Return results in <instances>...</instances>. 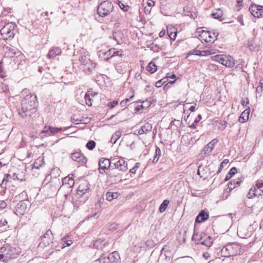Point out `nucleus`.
Instances as JSON below:
<instances>
[{"instance_id":"412c9836","label":"nucleus","mask_w":263,"mask_h":263,"mask_svg":"<svg viewBox=\"0 0 263 263\" xmlns=\"http://www.w3.org/2000/svg\"><path fill=\"white\" fill-rule=\"evenodd\" d=\"M199 241V243L208 248L210 247L213 244L212 238L210 236H208L205 239H203V236H201Z\"/></svg>"},{"instance_id":"f03ea898","label":"nucleus","mask_w":263,"mask_h":263,"mask_svg":"<svg viewBox=\"0 0 263 263\" xmlns=\"http://www.w3.org/2000/svg\"><path fill=\"white\" fill-rule=\"evenodd\" d=\"M20 253L21 249L19 247L5 245L0 249V261L7 262L11 259L16 258Z\"/></svg>"},{"instance_id":"a19ab883","label":"nucleus","mask_w":263,"mask_h":263,"mask_svg":"<svg viewBox=\"0 0 263 263\" xmlns=\"http://www.w3.org/2000/svg\"><path fill=\"white\" fill-rule=\"evenodd\" d=\"M145 133L151 132L152 129V125L149 123H145L142 126Z\"/></svg>"},{"instance_id":"0e129e2a","label":"nucleus","mask_w":263,"mask_h":263,"mask_svg":"<svg viewBox=\"0 0 263 263\" xmlns=\"http://www.w3.org/2000/svg\"><path fill=\"white\" fill-rule=\"evenodd\" d=\"M138 134L139 135H142L143 134H146L144 130V129H143V128L142 127H141V128L138 130Z\"/></svg>"},{"instance_id":"aec40b11","label":"nucleus","mask_w":263,"mask_h":263,"mask_svg":"<svg viewBox=\"0 0 263 263\" xmlns=\"http://www.w3.org/2000/svg\"><path fill=\"white\" fill-rule=\"evenodd\" d=\"M241 180H233L229 182L228 184V188L226 190L227 193H230L233 189H235L236 186L240 185Z\"/></svg>"},{"instance_id":"393cba45","label":"nucleus","mask_w":263,"mask_h":263,"mask_svg":"<svg viewBox=\"0 0 263 263\" xmlns=\"http://www.w3.org/2000/svg\"><path fill=\"white\" fill-rule=\"evenodd\" d=\"M63 185H68V187H72L74 184L73 179H70V175L62 179Z\"/></svg>"},{"instance_id":"e2e57ef3","label":"nucleus","mask_w":263,"mask_h":263,"mask_svg":"<svg viewBox=\"0 0 263 263\" xmlns=\"http://www.w3.org/2000/svg\"><path fill=\"white\" fill-rule=\"evenodd\" d=\"M166 77L167 78H171V79H174L176 78V76L174 74H170V73H168L167 74Z\"/></svg>"},{"instance_id":"423d86ee","label":"nucleus","mask_w":263,"mask_h":263,"mask_svg":"<svg viewBox=\"0 0 263 263\" xmlns=\"http://www.w3.org/2000/svg\"><path fill=\"white\" fill-rule=\"evenodd\" d=\"M263 194V180H258L256 181L255 185L253 186L249 191L247 194L248 198H253L254 197H259Z\"/></svg>"},{"instance_id":"b1692460","label":"nucleus","mask_w":263,"mask_h":263,"mask_svg":"<svg viewBox=\"0 0 263 263\" xmlns=\"http://www.w3.org/2000/svg\"><path fill=\"white\" fill-rule=\"evenodd\" d=\"M247 47L251 51H258L259 49L257 45L255 44L254 40L253 39L248 40Z\"/></svg>"},{"instance_id":"37998d69","label":"nucleus","mask_w":263,"mask_h":263,"mask_svg":"<svg viewBox=\"0 0 263 263\" xmlns=\"http://www.w3.org/2000/svg\"><path fill=\"white\" fill-rule=\"evenodd\" d=\"M112 49H113L112 53H114V54L113 55V57H114L115 56L122 57V55H123V51L122 50L120 49L118 51H116V49L115 48H112Z\"/></svg>"},{"instance_id":"4c0bfd02","label":"nucleus","mask_w":263,"mask_h":263,"mask_svg":"<svg viewBox=\"0 0 263 263\" xmlns=\"http://www.w3.org/2000/svg\"><path fill=\"white\" fill-rule=\"evenodd\" d=\"M202 117L201 115H198L197 118L194 120L193 124L189 126L191 128L195 129L196 127V125L199 123V122L201 120Z\"/></svg>"},{"instance_id":"6e6d98bb","label":"nucleus","mask_w":263,"mask_h":263,"mask_svg":"<svg viewBox=\"0 0 263 263\" xmlns=\"http://www.w3.org/2000/svg\"><path fill=\"white\" fill-rule=\"evenodd\" d=\"M6 206V203L4 200H0V211L5 209Z\"/></svg>"},{"instance_id":"6e6552de","label":"nucleus","mask_w":263,"mask_h":263,"mask_svg":"<svg viewBox=\"0 0 263 263\" xmlns=\"http://www.w3.org/2000/svg\"><path fill=\"white\" fill-rule=\"evenodd\" d=\"M98 164L99 172L103 175L106 173V170L112 167V160L110 161L107 158L102 157L99 159Z\"/></svg>"},{"instance_id":"49530a36","label":"nucleus","mask_w":263,"mask_h":263,"mask_svg":"<svg viewBox=\"0 0 263 263\" xmlns=\"http://www.w3.org/2000/svg\"><path fill=\"white\" fill-rule=\"evenodd\" d=\"M194 54V55H200V56H203V54L202 53V51L200 50H195L193 52H189L187 54V56Z\"/></svg>"},{"instance_id":"09e8293b","label":"nucleus","mask_w":263,"mask_h":263,"mask_svg":"<svg viewBox=\"0 0 263 263\" xmlns=\"http://www.w3.org/2000/svg\"><path fill=\"white\" fill-rule=\"evenodd\" d=\"M263 90V80H260L259 81V85L256 88V91H262Z\"/></svg>"},{"instance_id":"5fc2aeb1","label":"nucleus","mask_w":263,"mask_h":263,"mask_svg":"<svg viewBox=\"0 0 263 263\" xmlns=\"http://www.w3.org/2000/svg\"><path fill=\"white\" fill-rule=\"evenodd\" d=\"M118 225L116 223H112L109 226V230L110 231H115L117 229Z\"/></svg>"},{"instance_id":"cd10ccee","label":"nucleus","mask_w":263,"mask_h":263,"mask_svg":"<svg viewBox=\"0 0 263 263\" xmlns=\"http://www.w3.org/2000/svg\"><path fill=\"white\" fill-rule=\"evenodd\" d=\"M52 135H53L52 133L51 126H48L47 130H42L39 134V136L41 138H44Z\"/></svg>"},{"instance_id":"3c124183","label":"nucleus","mask_w":263,"mask_h":263,"mask_svg":"<svg viewBox=\"0 0 263 263\" xmlns=\"http://www.w3.org/2000/svg\"><path fill=\"white\" fill-rule=\"evenodd\" d=\"M51 130H52V135H54L56 133H58L59 132H60L62 131V128H58V127H51Z\"/></svg>"},{"instance_id":"ea45409f","label":"nucleus","mask_w":263,"mask_h":263,"mask_svg":"<svg viewBox=\"0 0 263 263\" xmlns=\"http://www.w3.org/2000/svg\"><path fill=\"white\" fill-rule=\"evenodd\" d=\"M225 55L223 54H218L213 57V59L214 61H217L221 64H222V61H223V58Z\"/></svg>"},{"instance_id":"c85d7f7f","label":"nucleus","mask_w":263,"mask_h":263,"mask_svg":"<svg viewBox=\"0 0 263 263\" xmlns=\"http://www.w3.org/2000/svg\"><path fill=\"white\" fill-rule=\"evenodd\" d=\"M146 70L151 73H154L157 70V66L154 63L151 62L146 67Z\"/></svg>"},{"instance_id":"f3484780","label":"nucleus","mask_w":263,"mask_h":263,"mask_svg":"<svg viewBox=\"0 0 263 263\" xmlns=\"http://www.w3.org/2000/svg\"><path fill=\"white\" fill-rule=\"evenodd\" d=\"M221 64L227 67L232 68L234 66V60L231 56L225 55Z\"/></svg>"},{"instance_id":"58836bf2","label":"nucleus","mask_w":263,"mask_h":263,"mask_svg":"<svg viewBox=\"0 0 263 263\" xmlns=\"http://www.w3.org/2000/svg\"><path fill=\"white\" fill-rule=\"evenodd\" d=\"M86 146L88 149L92 150L96 146V142L93 140H90L87 142Z\"/></svg>"},{"instance_id":"39448f33","label":"nucleus","mask_w":263,"mask_h":263,"mask_svg":"<svg viewBox=\"0 0 263 263\" xmlns=\"http://www.w3.org/2000/svg\"><path fill=\"white\" fill-rule=\"evenodd\" d=\"M15 24L13 22L7 23L1 29V34L4 40H8L14 37L15 34Z\"/></svg>"},{"instance_id":"7c9ffc66","label":"nucleus","mask_w":263,"mask_h":263,"mask_svg":"<svg viewBox=\"0 0 263 263\" xmlns=\"http://www.w3.org/2000/svg\"><path fill=\"white\" fill-rule=\"evenodd\" d=\"M161 155V149H160V148L158 146H156L155 155L153 160V162L154 163L157 162L159 160Z\"/></svg>"},{"instance_id":"c9c22d12","label":"nucleus","mask_w":263,"mask_h":263,"mask_svg":"<svg viewBox=\"0 0 263 263\" xmlns=\"http://www.w3.org/2000/svg\"><path fill=\"white\" fill-rule=\"evenodd\" d=\"M223 13L220 9H217L215 12L211 13V15L214 18L220 19L222 16Z\"/></svg>"},{"instance_id":"6ab92c4d","label":"nucleus","mask_w":263,"mask_h":263,"mask_svg":"<svg viewBox=\"0 0 263 263\" xmlns=\"http://www.w3.org/2000/svg\"><path fill=\"white\" fill-rule=\"evenodd\" d=\"M209 214L204 211L201 210L196 218V222L200 223L203 222L209 218Z\"/></svg>"},{"instance_id":"69168bd1","label":"nucleus","mask_w":263,"mask_h":263,"mask_svg":"<svg viewBox=\"0 0 263 263\" xmlns=\"http://www.w3.org/2000/svg\"><path fill=\"white\" fill-rule=\"evenodd\" d=\"M134 95H132V96H131L129 98H126V99H125V100H124V102H125L126 103H127V102H128L130 101V100L131 99H132L133 98H134Z\"/></svg>"},{"instance_id":"9d476101","label":"nucleus","mask_w":263,"mask_h":263,"mask_svg":"<svg viewBox=\"0 0 263 263\" xmlns=\"http://www.w3.org/2000/svg\"><path fill=\"white\" fill-rule=\"evenodd\" d=\"M107 175L108 180L114 183H117L121 182L122 179V174L118 173L117 170L115 168H111L109 172L106 173Z\"/></svg>"},{"instance_id":"1a4fd4ad","label":"nucleus","mask_w":263,"mask_h":263,"mask_svg":"<svg viewBox=\"0 0 263 263\" xmlns=\"http://www.w3.org/2000/svg\"><path fill=\"white\" fill-rule=\"evenodd\" d=\"M53 236L50 230H47L41 238V241L38 245L39 248H44L52 242Z\"/></svg>"},{"instance_id":"bf43d9fd","label":"nucleus","mask_w":263,"mask_h":263,"mask_svg":"<svg viewBox=\"0 0 263 263\" xmlns=\"http://www.w3.org/2000/svg\"><path fill=\"white\" fill-rule=\"evenodd\" d=\"M249 99L248 98L246 99V101L243 99H242L241 101V105L243 106H246L247 104H249Z\"/></svg>"},{"instance_id":"ddd939ff","label":"nucleus","mask_w":263,"mask_h":263,"mask_svg":"<svg viewBox=\"0 0 263 263\" xmlns=\"http://www.w3.org/2000/svg\"><path fill=\"white\" fill-rule=\"evenodd\" d=\"M112 168L121 172H125L128 170L127 163L123 159L116 160L112 159Z\"/></svg>"},{"instance_id":"2f4dec72","label":"nucleus","mask_w":263,"mask_h":263,"mask_svg":"<svg viewBox=\"0 0 263 263\" xmlns=\"http://www.w3.org/2000/svg\"><path fill=\"white\" fill-rule=\"evenodd\" d=\"M121 135L120 131H117L111 136L110 139V142L112 144L116 143L117 141L120 138Z\"/></svg>"},{"instance_id":"680f3d73","label":"nucleus","mask_w":263,"mask_h":263,"mask_svg":"<svg viewBox=\"0 0 263 263\" xmlns=\"http://www.w3.org/2000/svg\"><path fill=\"white\" fill-rule=\"evenodd\" d=\"M196 104L195 103L194 105L191 106L189 108V109L192 111L193 112L195 110V107H196Z\"/></svg>"},{"instance_id":"72a5a7b5","label":"nucleus","mask_w":263,"mask_h":263,"mask_svg":"<svg viewBox=\"0 0 263 263\" xmlns=\"http://www.w3.org/2000/svg\"><path fill=\"white\" fill-rule=\"evenodd\" d=\"M169 203H170L169 200H168L167 199L163 200V201L161 204V205L159 208V212L160 213H163V212H164L165 211V210L166 209L167 207L168 206Z\"/></svg>"},{"instance_id":"e433bc0d","label":"nucleus","mask_w":263,"mask_h":263,"mask_svg":"<svg viewBox=\"0 0 263 263\" xmlns=\"http://www.w3.org/2000/svg\"><path fill=\"white\" fill-rule=\"evenodd\" d=\"M213 149V144L209 143L204 148L203 152L206 154L208 153H210Z\"/></svg>"},{"instance_id":"c03bdc74","label":"nucleus","mask_w":263,"mask_h":263,"mask_svg":"<svg viewBox=\"0 0 263 263\" xmlns=\"http://www.w3.org/2000/svg\"><path fill=\"white\" fill-rule=\"evenodd\" d=\"M88 61H89V60L87 59L86 56H81L79 58V61L83 65L87 64Z\"/></svg>"},{"instance_id":"338daca9","label":"nucleus","mask_w":263,"mask_h":263,"mask_svg":"<svg viewBox=\"0 0 263 263\" xmlns=\"http://www.w3.org/2000/svg\"><path fill=\"white\" fill-rule=\"evenodd\" d=\"M147 4L149 6H154L155 2L152 0H149V2H148Z\"/></svg>"},{"instance_id":"0eeeda50","label":"nucleus","mask_w":263,"mask_h":263,"mask_svg":"<svg viewBox=\"0 0 263 263\" xmlns=\"http://www.w3.org/2000/svg\"><path fill=\"white\" fill-rule=\"evenodd\" d=\"M120 255L118 252L114 251L108 255L107 257H100L96 262L100 263H120Z\"/></svg>"},{"instance_id":"20e7f679","label":"nucleus","mask_w":263,"mask_h":263,"mask_svg":"<svg viewBox=\"0 0 263 263\" xmlns=\"http://www.w3.org/2000/svg\"><path fill=\"white\" fill-rule=\"evenodd\" d=\"M114 5L111 2L105 1L101 2L97 7V13L100 16L105 17L111 13L114 10Z\"/></svg>"},{"instance_id":"f8f14e48","label":"nucleus","mask_w":263,"mask_h":263,"mask_svg":"<svg viewBox=\"0 0 263 263\" xmlns=\"http://www.w3.org/2000/svg\"><path fill=\"white\" fill-rule=\"evenodd\" d=\"M93 246L97 249L101 250L104 252H108L110 248V245L108 241L101 239L96 240Z\"/></svg>"},{"instance_id":"473e14b6","label":"nucleus","mask_w":263,"mask_h":263,"mask_svg":"<svg viewBox=\"0 0 263 263\" xmlns=\"http://www.w3.org/2000/svg\"><path fill=\"white\" fill-rule=\"evenodd\" d=\"M183 12L185 16H189L192 18L195 19V17H197L196 14L195 12H191L190 10H189L185 7H183Z\"/></svg>"},{"instance_id":"9b49d317","label":"nucleus","mask_w":263,"mask_h":263,"mask_svg":"<svg viewBox=\"0 0 263 263\" xmlns=\"http://www.w3.org/2000/svg\"><path fill=\"white\" fill-rule=\"evenodd\" d=\"M29 204V201L27 200H23L20 201L15 206L14 208V213L17 216L23 215Z\"/></svg>"},{"instance_id":"8fccbe9b","label":"nucleus","mask_w":263,"mask_h":263,"mask_svg":"<svg viewBox=\"0 0 263 263\" xmlns=\"http://www.w3.org/2000/svg\"><path fill=\"white\" fill-rule=\"evenodd\" d=\"M72 243V241L70 240L65 241L61 247L62 248H64L66 247L70 246Z\"/></svg>"},{"instance_id":"4468645a","label":"nucleus","mask_w":263,"mask_h":263,"mask_svg":"<svg viewBox=\"0 0 263 263\" xmlns=\"http://www.w3.org/2000/svg\"><path fill=\"white\" fill-rule=\"evenodd\" d=\"M89 185V183L86 181L81 183L77 189L78 198L82 197L84 195L89 192L90 190Z\"/></svg>"},{"instance_id":"bb28decb","label":"nucleus","mask_w":263,"mask_h":263,"mask_svg":"<svg viewBox=\"0 0 263 263\" xmlns=\"http://www.w3.org/2000/svg\"><path fill=\"white\" fill-rule=\"evenodd\" d=\"M167 34L171 40H175L177 35V29L173 27H167Z\"/></svg>"},{"instance_id":"f704fd0d","label":"nucleus","mask_w":263,"mask_h":263,"mask_svg":"<svg viewBox=\"0 0 263 263\" xmlns=\"http://www.w3.org/2000/svg\"><path fill=\"white\" fill-rule=\"evenodd\" d=\"M86 104L91 106L92 105V98L90 97V91H87L84 97Z\"/></svg>"},{"instance_id":"864d4df0","label":"nucleus","mask_w":263,"mask_h":263,"mask_svg":"<svg viewBox=\"0 0 263 263\" xmlns=\"http://www.w3.org/2000/svg\"><path fill=\"white\" fill-rule=\"evenodd\" d=\"M165 79H166V78H164L161 80H159L157 82H156V83L155 84L156 87H157L158 88L161 87V86L163 84V83L162 82V81L163 80H164Z\"/></svg>"},{"instance_id":"2eb2a0df","label":"nucleus","mask_w":263,"mask_h":263,"mask_svg":"<svg viewBox=\"0 0 263 263\" xmlns=\"http://www.w3.org/2000/svg\"><path fill=\"white\" fill-rule=\"evenodd\" d=\"M71 157L73 161H77L82 165L86 164L87 161L86 157L80 152L72 153Z\"/></svg>"},{"instance_id":"603ef678","label":"nucleus","mask_w":263,"mask_h":263,"mask_svg":"<svg viewBox=\"0 0 263 263\" xmlns=\"http://www.w3.org/2000/svg\"><path fill=\"white\" fill-rule=\"evenodd\" d=\"M138 167L139 163H137L134 167L130 169V173L135 174L136 173Z\"/></svg>"},{"instance_id":"dca6fc26","label":"nucleus","mask_w":263,"mask_h":263,"mask_svg":"<svg viewBox=\"0 0 263 263\" xmlns=\"http://www.w3.org/2000/svg\"><path fill=\"white\" fill-rule=\"evenodd\" d=\"M113 49H109L106 52L99 51V58L104 60L105 61H108L109 59L113 57L114 53H112Z\"/></svg>"},{"instance_id":"a878e982","label":"nucleus","mask_w":263,"mask_h":263,"mask_svg":"<svg viewBox=\"0 0 263 263\" xmlns=\"http://www.w3.org/2000/svg\"><path fill=\"white\" fill-rule=\"evenodd\" d=\"M61 52V49L58 47H55L50 49L48 52V57L49 58H54L59 55Z\"/></svg>"},{"instance_id":"a18cd8bd","label":"nucleus","mask_w":263,"mask_h":263,"mask_svg":"<svg viewBox=\"0 0 263 263\" xmlns=\"http://www.w3.org/2000/svg\"><path fill=\"white\" fill-rule=\"evenodd\" d=\"M7 224V221L6 220H0V232H3L4 230L6 229H3V227H5Z\"/></svg>"},{"instance_id":"4be33fe9","label":"nucleus","mask_w":263,"mask_h":263,"mask_svg":"<svg viewBox=\"0 0 263 263\" xmlns=\"http://www.w3.org/2000/svg\"><path fill=\"white\" fill-rule=\"evenodd\" d=\"M249 113L250 108L248 107L241 113L239 118V121L241 123L246 122L249 119Z\"/></svg>"},{"instance_id":"79ce46f5","label":"nucleus","mask_w":263,"mask_h":263,"mask_svg":"<svg viewBox=\"0 0 263 263\" xmlns=\"http://www.w3.org/2000/svg\"><path fill=\"white\" fill-rule=\"evenodd\" d=\"M118 5L120 8L124 11L126 12L128 10L129 6L127 5H125L121 2L119 1Z\"/></svg>"},{"instance_id":"774afa93","label":"nucleus","mask_w":263,"mask_h":263,"mask_svg":"<svg viewBox=\"0 0 263 263\" xmlns=\"http://www.w3.org/2000/svg\"><path fill=\"white\" fill-rule=\"evenodd\" d=\"M258 13V18L260 17H263V10H259Z\"/></svg>"},{"instance_id":"c756f323","label":"nucleus","mask_w":263,"mask_h":263,"mask_svg":"<svg viewBox=\"0 0 263 263\" xmlns=\"http://www.w3.org/2000/svg\"><path fill=\"white\" fill-rule=\"evenodd\" d=\"M119 194L117 192H108L106 194V198L108 201H111L114 199H116L118 197Z\"/></svg>"},{"instance_id":"5701e85b","label":"nucleus","mask_w":263,"mask_h":263,"mask_svg":"<svg viewBox=\"0 0 263 263\" xmlns=\"http://www.w3.org/2000/svg\"><path fill=\"white\" fill-rule=\"evenodd\" d=\"M205 34H208V38L205 40L206 42H214L216 40L217 36L218 35V33L216 32H211L210 31L205 32Z\"/></svg>"},{"instance_id":"4d7b16f0","label":"nucleus","mask_w":263,"mask_h":263,"mask_svg":"<svg viewBox=\"0 0 263 263\" xmlns=\"http://www.w3.org/2000/svg\"><path fill=\"white\" fill-rule=\"evenodd\" d=\"M237 169L235 167H233L229 171V175H231L232 176L234 175L237 173Z\"/></svg>"},{"instance_id":"de8ad7c7","label":"nucleus","mask_w":263,"mask_h":263,"mask_svg":"<svg viewBox=\"0 0 263 263\" xmlns=\"http://www.w3.org/2000/svg\"><path fill=\"white\" fill-rule=\"evenodd\" d=\"M118 104L117 100H114L112 102H109L108 104V106L109 108L112 109L115 107Z\"/></svg>"},{"instance_id":"7ed1b4c3","label":"nucleus","mask_w":263,"mask_h":263,"mask_svg":"<svg viewBox=\"0 0 263 263\" xmlns=\"http://www.w3.org/2000/svg\"><path fill=\"white\" fill-rule=\"evenodd\" d=\"M241 247L237 243L232 242L224 246L220 250V255L224 257L235 256L240 255Z\"/></svg>"},{"instance_id":"13d9d810","label":"nucleus","mask_w":263,"mask_h":263,"mask_svg":"<svg viewBox=\"0 0 263 263\" xmlns=\"http://www.w3.org/2000/svg\"><path fill=\"white\" fill-rule=\"evenodd\" d=\"M6 178H3V183L1 184V186L2 187H5L4 186V182L5 181H9V178H10V175L9 174H6Z\"/></svg>"},{"instance_id":"a211bd4d","label":"nucleus","mask_w":263,"mask_h":263,"mask_svg":"<svg viewBox=\"0 0 263 263\" xmlns=\"http://www.w3.org/2000/svg\"><path fill=\"white\" fill-rule=\"evenodd\" d=\"M261 5L252 4L249 7V11L254 17L258 18V12L261 10Z\"/></svg>"},{"instance_id":"052dcab7","label":"nucleus","mask_w":263,"mask_h":263,"mask_svg":"<svg viewBox=\"0 0 263 263\" xmlns=\"http://www.w3.org/2000/svg\"><path fill=\"white\" fill-rule=\"evenodd\" d=\"M203 257L205 259H208L210 257V255L208 252H205L203 254Z\"/></svg>"},{"instance_id":"f257e3e1","label":"nucleus","mask_w":263,"mask_h":263,"mask_svg":"<svg viewBox=\"0 0 263 263\" xmlns=\"http://www.w3.org/2000/svg\"><path fill=\"white\" fill-rule=\"evenodd\" d=\"M37 104V97L35 95H27L22 101L21 107L18 109L19 115L22 118L30 116L35 110Z\"/></svg>"}]
</instances>
